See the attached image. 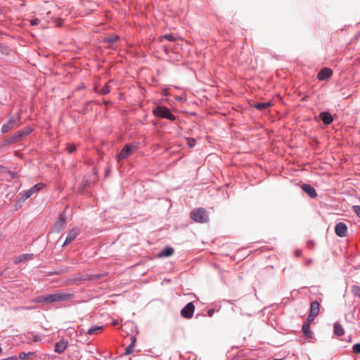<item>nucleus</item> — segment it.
<instances>
[{"label":"nucleus","mask_w":360,"mask_h":360,"mask_svg":"<svg viewBox=\"0 0 360 360\" xmlns=\"http://www.w3.org/2000/svg\"><path fill=\"white\" fill-rule=\"evenodd\" d=\"M33 131V129L31 127H25L20 130L13 134L9 137L4 139L1 143V146H5L6 145H11L18 141L23 139L28 135H30Z\"/></svg>","instance_id":"nucleus-1"},{"label":"nucleus","mask_w":360,"mask_h":360,"mask_svg":"<svg viewBox=\"0 0 360 360\" xmlns=\"http://www.w3.org/2000/svg\"><path fill=\"white\" fill-rule=\"evenodd\" d=\"M140 143L137 141H133L131 143L125 144L117 155L116 158L118 162L128 158L134 151L138 150Z\"/></svg>","instance_id":"nucleus-2"},{"label":"nucleus","mask_w":360,"mask_h":360,"mask_svg":"<svg viewBox=\"0 0 360 360\" xmlns=\"http://www.w3.org/2000/svg\"><path fill=\"white\" fill-rule=\"evenodd\" d=\"M152 112L153 115L158 118L167 119L170 121H174L176 118V116L172 113L171 110L164 105L156 106L153 109Z\"/></svg>","instance_id":"nucleus-3"},{"label":"nucleus","mask_w":360,"mask_h":360,"mask_svg":"<svg viewBox=\"0 0 360 360\" xmlns=\"http://www.w3.org/2000/svg\"><path fill=\"white\" fill-rule=\"evenodd\" d=\"M191 218L195 222L207 223L209 221V214L203 207L195 208L190 213Z\"/></svg>","instance_id":"nucleus-4"},{"label":"nucleus","mask_w":360,"mask_h":360,"mask_svg":"<svg viewBox=\"0 0 360 360\" xmlns=\"http://www.w3.org/2000/svg\"><path fill=\"white\" fill-rule=\"evenodd\" d=\"M44 186L43 184H37L23 193H20V200L25 201L30 198L34 193L39 191Z\"/></svg>","instance_id":"nucleus-5"},{"label":"nucleus","mask_w":360,"mask_h":360,"mask_svg":"<svg viewBox=\"0 0 360 360\" xmlns=\"http://www.w3.org/2000/svg\"><path fill=\"white\" fill-rule=\"evenodd\" d=\"M20 115L18 113L17 117H11L6 123L2 125L1 132L6 134L11 131L14 126L20 121Z\"/></svg>","instance_id":"nucleus-6"},{"label":"nucleus","mask_w":360,"mask_h":360,"mask_svg":"<svg viewBox=\"0 0 360 360\" xmlns=\"http://www.w3.org/2000/svg\"><path fill=\"white\" fill-rule=\"evenodd\" d=\"M65 219V212H62L61 213H60L58 220L53 224V229L55 231L60 233L65 229L66 224Z\"/></svg>","instance_id":"nucleus-7"},{"label":"nucleus","mask_w":360,"mask_h":360,"mask_svg":"<svg viewBox=\"0 0 360 360\" xmlns=\"http://www.w3.org/2000/svg\"><path fill=\"white\" fill-rule=\"evenodd\" d=\"M195 306L192 302L187 303L181 310V315L185 319H191L193 316Z\"/></svg>","instance_id":"nucleus-8"},{"label":"nucleus","mask_w":360,"mask_h":360,"mask_svg":"<svg viewBox=\"0 0 360 360\" xmlns=\"http://www.w3.org/2000/svg\"><path fill=\"white\" fill-rule=\"evenodd\" d=\"M333 75V70L327 67L322 68L317 74V79L319 81L328 80Z\"/></svg>","instance_id":"nucleus-9"},{"label":"nucleus","mask_w":360,"mask_h":360,"mask_svg":"<svg viewBox=\"0 0 360 360\" xmlns=\"http://www.w3.org/2000/svg\"><path fill=\"white\" fill-rule=\"evenodd\" d=\"M79 229L77 228H74V229L70 230L67 233V236L63 243V247L68 245L72 241H73L77 238V236L79 235Z\"/></svg>","instance_id":"nucleus-10"},{"label":"nucleus","mask_w":360,"mask_h":360,"mask_svg":"<svg viewBox=\"0 0 360 360\" xmlns=\"http://www.w3.org/2000/svg\"><path fill=\"white\" fill-rule=\"evenodd\" d=\"M335 233L339 237L347 236V226L344 222H338L335 226Z\"/></svg>","instance_id":"nucleus-11"},{"label":"nucleus","mask_w":360,"mask_h":360,"mask_svg":"<svg viewBox=\"0 0 360 360\" xmlns=\"http://www.w3.org/2000/svg\"><path fill=\"white\" fill-rule=\"evenodd\" d=\"M319 117L326 126L330 124L333 121V117L331 113L328 111H323L320 112L319 115Z\"/></svg>","instance_id":"nucleus-12"},{"label":"nucleus","mask_w":360,"mask_h":360,"mask_svg":"<svg viewBox=\"0 0 360 360\" xmlns=\"http://www.w3.org/2000/svg\"><path fill=\"white\" fill-rule=\"evenodd\" d=\"M68 340L64 338L60 339L58 342H56L54 345V352L58 354H62L68 346Z\"/></svg>","instance_id":"nucleus-13"},{"label":"nucleus","mask_w":360,"mask_h":360,"mask_svg":"<svg viewBox=\"0 0 360 360\" xmlns=\"http://www.w3.org/2000/svg\"><path fill=\"white\" fill-rule=\"evenodd\" d=\"M302 189L304 192L307 193L309 196L311 198H315L317 197V193L316 189L308 184H304L302 185Z\"/></svg>","instance_id":"nucleus-14"},{"label":"nucleus","mask_w":360,"mask_h":360,"mask_svg":"<svg viewBox=\"0 0 360 360\" xmlns=\"http://www.w3.org/2000/svg\"><path fill=\"white\" fill-rule=\"evenodd\" d=\"M174 250L170 246L165 247L157 255L158 258L169 257L174 254Z\"/></svg>","instance_id":"nucleus-15"},{"label":"nucleus","mask_w":360,"mask_h":360,"mask_svg":"<svg viewBox=\"0 0 360 360\" xmlns=\"http://www.w3.org/2000/svg\"><path fill=\"white\" fill-rule=\"evenodd\" d=\"M130 340L131 343L126 347L125 351L124 352V354L127 356L133 353L136 342V338L135 336H131Z\"/></svg>","instance_id":"nucleus-16"},{"label":"nucleus","mask_w":360,"mask_h":360,"mask_svg":"<svg viewBox=\"0 0 360 360\" xmlns=\"http://www.w3.org/2000/svg\"><path fill=\"white\" fill-rule=\"evenodd\" d=\"M273 105L272 102H257L253 105V107L258 110H264L270 108Z\"/></svg>","instance_id":"nucleus-17"},{"label":"nucleus","mask_w":360,"mask_h":360,"mask_svg":"<svg viewBox=\"0 0 360 360\" xmlns=\"http://www.w3.org/2000/svg\"><path fill=\"white\" fill-rule=\"evenodd\" d=\"M319 302L316 300L312 301L310 304L309 313L312 314L314 316H317L319 314Z\"/></svg>","instance_id":"nucleus-18"},{"label":"nucleus","mask_w":360,"mask_h":360,"mask_svg":"<svg viewBox=\"0 0 360 360\" xmlns=\"http://www.w3.org/2000/svg\"><path fill=\"white\" fill-rule=\"evenodd\" d=\"M33 258V254H22L16 257L14 260V263L18 264L20 262H25Z\"/></svg>","instance_id":"nucleus-19"},{"label":"nucleus","mask_w":360,"mask_h":360,"mask_svg":"<svg viewBox=\"0 0 360 360\" xmlns=\"http://www.w3.org/2000/svg\"><path fill=\"white\" fill-rule=\"evenodd\" d=\"M58 301H67L71 300L75 297V295L73 293L64 292H58Z\"/></svg>","instance_id":"nucleus-20"},{"label":"nucleus","mask_w":360,"mask_h":360,"mask_svg":"<svg viewBox=\"0 0 360 360\" xmlns=\"http://www.w3.org/2000/svg\"><path fill=\"white\" fill-rule=\"evenodd\" d=\"M333 332L337 336H342L345 333V330L338 322H335L333 326Z\"/></svg>","instance_id":"nucleus-21"},{"label":"nucleus","mask_w":360,"mask_h":360,"mask_svg":"<svg viewBox=\"0 0 360 360\" xmlns=\"http://www.w3.org/2000/svg\"><path fill=\"white\" fill-rule=\"evenodd\" d=\"M32 356H36L35 352H22L19 353L18 356H17V357H18V359L25 360L27 358L32 357Z\"/></svg>","instance_id":"nucleus-22"},{"label":"nucleus","mask_w":360,"mask_h":360,"mask_svg":"<svg viewBox=\"0 0 360 360\" xmlns=\"http://www.w3.org/2000/svg\"><path fill=\"white\" fill-rule=\"evenodd\" d=\"M302 331L306 337H307L309 338H312L313 333L310 330V326H309V323H304L302 325Z\"/></svg>","instance_id":"nucleus-23"},{"label":"nucleus","mask_w":360,"mask_h":360,"mask_svg":"<svg viewBox=\"0 0 360 360\" xmlns=\"http://www.w3.org/2000/svg\"><path fill=\"white\" fill-rule=\"evenodd\" d=\"M33 302L39 304L49 303L48 295H41L36 297L33 300Z\"/></svg>","instance_id":"nucleus-24"},{"label":"nucleus","mask_w":360,"mask_h":360,"mask_svg":"<svg viewBox=\"0 0 360 360\" xmlns=\"http://www.w3.org/2000/svg\"><path fill=\"white\" fill-rule=\"evenodd\" d=\"M103 328V326H92L91 328H90L87 330V334L91 335H94L95 333H97L98 332L102 330Z\"/></svg>","instance_id":"nucleus-25"},{"label":"nucleus","mask_w":360,"mask_h":360,"mask_svg":"<svg viewBox=\"0 0 360 360\" xmlns=\"http://www.w3.org/2000/svg\"><path fill=\"white\" fill-rule=\"evenodd\" d=\"M49 303L59 302L58 292L48 295Z\"/></svg>","instance_id":"nucleus-26"},{"label":"nucleus","mask_w":360,"mask_h":360,"mask_svg":"<svg viewBox=\"0 0 360 360\" xmlns=\"http://www.w3.org/2000/svg\"><path fill=\"white\" fill-rule=\"evenodd\" d=\"M119 39L118 36L117 35H112L108 37L105 38V41L110 44H113Z\"/></svg>","instance_id":"nucleus-27"},{"label":"nucleus","mask_w":360,"mask_h":360,"mask_svg":"<svg viewBox=\"0 0 360 360\" xmlns=\"http://www.w3.org/2000/svg\"><path fill=\"white\" fill-rule=\"evenodd\" d=\"M110 91V86L108 84H105L102 89L100 90L99 93L102 95H105L109 94Z\"/></svg>","instance_id":"nucleus-28"},{"label":"nucleus","mask_w":360,"mask_h":360,"mask_svg":"<svg viewBox=\"0 0 360 360\" xmlns=\"http://www.w3.org/2000/svg\"><path fill=\"white\" fill-rule=\"evenodd\" d=\"M66 150L69 154H72L77 150V146L75 144L68 143Z\"/></svg>","instance_id":"nucleus-29"},{"label":"nucleus","mask_w":360,"mask_h":360,"mask_svg":"<svg viewBox=\"0 0 360 360\" xmlns=\"http://www.w3.org/2000/svg\"><path fill=\"white\" fill-rule=\"evenodd\" d=\"M162 38H164L169 41H176V37H174L172 34H166L162 36Z\"/></svg>","instance_id":"nucleus-30"},{"label":"nucleus","mask_w":360,"mask_h":360,"mask_svg":"<svg viewBox=\"0 0 360 360\" xmlns=\"http://www.w3.org/2000/svg\"><path fill=\"white\" fill-rule=\"evenodd\" d=\"M187 144L190 148H193L196 144V141L193 138H186Z\"/></svg>","instance_id":"nucleus-31"},{"label":"nucleus","mask_w":360,"mask_h":360,"mask_svg":"<svg viewBox=\"0 0 360 360\" xmlns=\"http://www.w3.org/2000/svg\"><path fill=\"white\" fill-rule=\"evenodd\" d=\"M353 294L360 298V286L354 285L352 288Z\"/></svg>","instance_id":"nucleus-32"},{"label":"nucleus","mask_w":360,"mask_h":360,"mask_svg":"<svg viewBox=\"0 0 360 360\" xmlns=\"http://www.w3.org/2000/svg\"><path fill=\"white\" fill-rule=\"evenodd\" d=\"M352 352L354 354H360V343H356L352 346Z\"/></svg>","instance_id":"nucleus-33"},{"label":"nucleus","mask_w":360,"mask_h":360,"mask_svg":"<svg viewBox=\"0 0 360 360\" xmlns=\"http://www.w3.org/2000/svg\"><path fill=\"white\" fill-rule=\"evenodd\" d=\"M307 246L309 249H314V247H315V242L312 240H309L307 242Z\"/></svg>","instance_id":"nucleus-34"},{"label":"nucleus","mask_w":360,"mask_h":360,"mask_svg":"<svg viewBox=\"0 0 360 360\" xmlns=\"http://www.w3.org/2000/svg\"><path fill=\"white\" fill-rule=\"evenodd\" d=\"M353 210L356 214V215L360 218V205L353 206Z\"/></svg>","instance_id":"nucleus-35"},{"label":"nucleus","mask_w":360,"mask_h":360,"mask_svg":"<svg viewBox=\"0 0 360 360\" xmlns=\"http://www.w3.org/2000/svg\"><path fill=\"white\" fill-rule=\"evenodd\" d=\"M316 316H314L312 314L309 313L307 318V321L308 322H310V321H313Z\"/></svg>","instance_id":"nucleus-36"},{"label":"nucleus","mask_w":360,"mask_h":360,"mask_svg":"<svg viewBox=\"0 0 360 360\" xmlns=\"http://www.w3.org/2000/svg\"><path fill=\"white\" fill-rule=\"evenodd\" d=\"M302 255V250H295V256L297 257H299Z\"/></svg>","instance_id":"nucleus-37"},{"label":"nucleus","mask_w":360,"mask_h":360,"mask_svg":"<svg viewBox=\"0 0 360 360\" xmlns=\"http://www.w3.org/2000/svg\"><path fill=\"white\" fill-rule=\"evenodd\" d=\"M175 100L178 102H180V103H183L184 102L185 99L181 97V96H177L175 97Z\"/></svg>","instance_id":"nucleus-38"},{"label":"nucleus","mask_w":360,"mask_h":360,"mask_svg":"<svg viewBox=\"0 0 360 360\" xmlns=\"http://www.w3.org/2000/svg\"><path fill=\"white\" fill-rule=\"evenodd\" d=\"M214 309H208V311H207V315H208L209 316H213V314H214Z\"/></svg>","instance_id":"nucleus-39"},{"label":"nucleus","mask_w":360,"mask_h":360,"mask_svg":"<svg viewBox=\"0 0 360 360\" xmlns=\"http://www.w3.org/2000/svg\"><path fill=\"white\" fill-rule=\"evenodd\" d=\"M34 342H38L41 340V336L36 335L33 338Z\"/></svg>","instance_id":"nucleus-40"},{"label":"nucleus","mask_w":360,"mask_h":360,"mask_svg":"<svg viewBox=\"0 0 360 360\" xmlns=\"http://www.w3.org/2000/svg\"><path fill=\"white\" fill-rule=\"evenodd\" d=\"M38 21H39V20H38V19H34V20H33L31 22V25H37V24H38Z\"/></svg>","instance_id":"nucleus-41"},{"label":"nucleus","mask_w":360,"mask_h":360,"mask_svg":"<svg viewBox=\"0 0 360 360\" xmlns=\"http://www.w3.org/2000/svg\"><path fill=\"white\" fill-rule=\"evenodd\" d=\"M162 92H163V95L165 96H167L169 95V92H168L167 89H164L162 90Z\"/></svg>","instance_id":"nucleus-42"},{"label":"nucleus","mask_w":360,"mask_h":360,"mask_svg":"<svg viewBox=\"0 0 360 360\" xmlns=\"http://www.w3.org/2000/svg\"><path fill=\"white\" fill-rule=\"evenodd\" d=\"M311 262H312V259H308L306 261V265H307V266H308V265H309Z\"/></svg>","instance_id":"nucleus-43"},{"label":"nucleus","mask_w":360,"mask_h":360,"mask_svg":"<svg viewBox=\"0 0 360 360\" xmlns=\"http://www.w3.org/2000/svg\"><path fill=\"white\" fill-rule=\"evenodd\" d=\"M59 273L57 271H53L49 274V275H58Z\"/></svg>","instance_id":"nucleus-44"},{"label":"nucleus","mask_w":360,"mask_h":360,"mask_svg":"<svg viewBox=\"0 0 360 360\" xmlns=\"http://www.w3.org/2000/svg\"><path fill=\"white\" fill-rule=\"evenodd\" d=\"M82 331H83V330H77V333H78V332H79V333H80L79 335H82Z\"/></svg>","instance_id":"nucleus-45"},{"label":"nucleus","mask_w":360,"mask_h":360,"mask_svg":"<svg viewBox=\"0 0 360 360\" xmlns=\"http://www.w3.org/2000/svg\"><path fill=\"white\" fill-rule=\"evenodd\" d=\"M273 360H283L282 359H274Z\"/></svg>","instance_id":"nucleus-46"}]
</instances>
